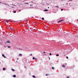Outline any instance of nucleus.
Listing matches in <instances>:
<instances>
[{"label": "nucleus", "mask_w": 78, "mask_h": 78, "mask_svg": "<svg viewBox=\"0 0 78 78\" xmlns=\"http://www.w3.org/2000/svg\"><path fill=\"white\" fill-rule=\"evenodd\" d=\"M64 20H62L58 21V23H59V22H62V21H63Z\"/></svg>", "instance_id": "1"}, {"label": "nucleus", "mask_w": 78, "mask_h": 78, "mask_svg": "<svg viewBox=\"0 0 78 78\" xmlns=\"http://www.w3.org/2000/svg\"><path fill=\"white\" fill-rule=\"evenodd\" d=\"M2 56L4 57V58H6V57H5V55H4V54H2Z\"/></svg>", "instance_id": "2"}, {"label": "nucleus", "mask_w": 78, "mask_h": 78, "mask_svg": "<svg viewBox=\"0 0 78 78\" xmlns=\"http://www.w3.org/2000/svg\"><path fill=\"white\" fill-rule=\"evenodd\" d=\"M7 43H10V41H7L6 42Z\"/></svg>", "instance_id": "3"}, {"label": "nucleus", "mask_w": 78, "mask_h": 78, "mask_svg": "<svg viewBox=\"0 0 78 78\" xmlns=\"http://www.w3.org/2000/svg\"><path fill=\"white\" fill-rule=\"evenodd\" d=\"M44 11H48V9L44 10Z\"/></svg>", "instance_id": "4"}, {"label": "nucleus", "mask_w": 78, "mask_h": 78, "mask_svg": "<svg viewBox=\"0 0 78 78\" xmlns=\"http://www.w3.org/2000/svg\"><path fill=\"white\" fill-rule=\"evenodd\" d=\"M22 54H19V56H22Z\"/></svg>", "instance_id": "5"}, {"label": "nucleus", "mask_w": 78, "mask_h": 78, "mask_svg": "<svg viewBox=\"0 0 78 78\" xmlns=\"http://www.w3.org/2000/svg\"><path fill=\"white\" fill-rule=\"evenodd\" d=\"M5 69H6V68H3V70H5Z\"/></svg>", "instance_id": "6"}, {"label": "nucleus", "mask_w": 78, "mask_h": 78, "mask_svg": "<svg viewBox=\"0 0 78 78\" xmlns=\"http://www.w3.org/2000/svg\"><path fill=\"white\" fill-rule=\"evenodd\" d=\"M12 71H13V72H14V71H15V70H14V69H12Z\"/></svg>", "instance_id": "7"}, {"label": "nucleus", "mask_w": 78, "mask_h": 78, "mask_svg": "<svg viewBox=\"0 0 78 78\" xmlns=\"http://www.w3.org/2000/svg\"><path fill=\"white\" fill-rule=\"evenodd\" d=\"M16 75H14L13 76V77H14L15 78H16Z\"/></svg>", "instance_id": "8"}, {"label": "nucleus", "mask_w": 78, "mask_h": 78, "mask_svg": "<svg viewBox=\"0 0 78 78\" xmlns=\"http://www.w3.org/2000/svg\"><path fill=\"white\" fill-rule=\"evenodd\" d=\"M33 78H36V76H33Z\"/></svg>", "instance_id": "9"}, {"label": "nucleus", "mask_w": 78, "mask_h": 78, "mask_svg": "<svg viewBox=\"0 0 78 78\" xmlns=\"http://www.w3.org/2000/svg\"><path fill=\"white\" fill-rule=\"evenodd\" d=\"M52 69H53V70H55V68H54V67H52Z\"/></svg>", "instance_id": "10"}, {"label": "nucleus", "mask_w": 78, "mask_h": 78, "mask_svg": "<svg viewBox=\"0 0 78 78\" xmlns=\"http://www.w3.org/2000/svg\"><path fill=\"white\" fill-rule=\"evenodd\" d=\"M62 67H65V65H63L62 66Z\"/></svg>", "instance_id": "11"}, {"label": "nucleus", "mask_w": 78, "mask_h": 78, "mask_svg": "<svg viewBox=\"0 0 78 78\" xmlns=\"http://www.w3.org/2000/svg\"><path fill=\"white\" fill-rule=\"evenodd\" d=\"M56 56H58L59 55H58V54H57V55H56Z\"/></svg>", "instance_id": "12"}, {"label": "nucleus", "mask_w": 78, "mask_h": 78, "mask_svg": "<svg viewBox=\"0 0 78 78\" xmlns=\"http://www.w3.org/2000/svg\"><path fill=\"white\" fill-rule=\"evenodd\" d=\"M41 19H42V20H44V18H41Z\"/></svg>", "instance_id": "13"}, {"label": "nucleus", "mask_w": 78, "mask_h": 78, "mask_svg": "<svg viewBox=\"0 0 78 78\" xmlns=\"http://www.w3.org/2000/svg\"><path fill=\"white\" fill-rule=\"evenodd\" d=\"M16 11H14V13H16Z\"/></svg>", "instance_id": "14"}, {"label": "nucleus", "mask_w": 78, "mask_h": 78, "mask_svg": "<svg viewBox=\"0 0 78 78\" xmlns=\"http://www.w3.org/2000/svg\"><path fill=\"white\" fill-rule=\"evenodd\" d=\"M66 58H67V59H68L69 58V57H68V56H66Z\"/></svg>", "instance_id": "15"}, {"label": "nucleus", "mask_w": 78, "mask_h": 78, "mask_svg": "<svg viewBox=\"0 0 78 78\" xmlns=\"http://www.w3.org/2000/svg\"><path fill=\"white\" fill-rule=\"evenodd\" d=\"M35 58H34V57H33V59H35Z\"/></svg>", "instance_id": "16"}, {"label": "nucleus", "mask_w": 78, "mask_h": 78, "mask_svg": "<svg viewBox=\"0 0 78 78\" xmlns=\"http://www.w3.org/2000/svg\"><path fill=\"white\" fill-rule=\"evenodd\" d=\"M49 55H51V53H50Z\"/></svg>", "instance_id": "17"}, {"label": "nucleus", "mask_w": 78, "mask_h": 78, "mask_svg": "<svg viewBox=\"0 0 78 78\" xmlns=\"http://www.w3.org/2000/svg\"><path fill=\"white\" fill-rule=\"evenodd\" d=\"M25 4H28V3H25Z\"/></svg>", "instance_id": "18"}, {"label": "nucleus", "mask_w": 78, "mask_h": 78, "mask_svg": "<svg viewBox=\"0 0 78 78\" xmlns=\"http://www.w3.org/2000/svg\"><path fill=\"white\" fill-rule=\"evenodd\" d=\"M61 11H63V9H61Z\"/></svg>", "instance_id": "19"}, {"label": "nucleus", "mask_w": 78, "mask_h": 78, "mask_svg": "<svg viewBox=\"0 0 78 78\" xmlns=\"http://www.w3.org/2000/svg\"><path fill=\"white\" fill-rule=\"evenodd\" d=\"M56 8H58V6H55Z\"/></svg>", "instance_id": "20"}, {"label": "nucleus", "mask_w": 78, "mask_h": 78, "mask_svg": "<svg viewBox=\"0 0 78 78\" xmlns=\"http://www.w3.org/2000/svg\"><path fill=\"white\" fill-rule=\"evenodd\" d=\"M8 48H10L11 47L10 46H8Z\"/></svg>", "instance_id": "21"}, {"label": "nucleus", "mask_w": 78, "mask_h": 78, "mask_svg": "<svg viewBox=\"0 0 78 78\" xmlns=\"http://www.w3.org/2000/svg\"><path fill=\"white\" fill-rule=\"evenodd\" d=\"M4 4H5V5H7V4H6V3H5Z\"/></svg>", "instance_id": "22"}, {"label": "nucleus", "mask_w": 78, "mask_h": 78, "mask_svg": "<svg viewBox=\"0 0 78 78\" xmlns=\"http://www.w3.org/2000/svg\"><path fill=\"white\" fill-rule=\"evenodd\" d=\"M48 74H46V76H48Z\"/></svg>", "instance_id": "23"}, {"label": "nucleus", "mask_w": 78, "mask_h": 78, "mask_svg": "<svg viewBox=\"0 0 78 78\" xmlns=\"http://www.w3.org/2000/svg\"><path fill=\"white\" fill-rule=\"evenodd\" d=\"M67 78H69V76H68L67 77Z\"/></svg>", "instance_id": "24"}, {"label": "nucleus", "mask_w": 78, "mask_h": 78, "mask_svg": "<svg viewBox=\"0 0 78 78\" xmlns=\"http://www.w3.org/2000/svg\"><path fill=\"white\" fill-rule=\"evenodd\" d=\"M43 53H45V52H44Z\"/></svg>", "instance_id": "25"}, {"label": "nucleus", "mask_w": 78, "mask_h": 78, "mask_svg": "<svg viewBox=\"0 0 78 78\" xmlns=\"http://www.w3.org/2000/svg\"><path fill=\"white\" fill-rule=\"evenodd\" d=\"M30 56H32V54L30 55Z\"/></svg>", "instance_id": "26"}, {"label": "nucleus", "mask_w": 78, "mask_h": 78, "mask_svg": "<svg viewBox=\"0 0 78 78\" xmlns=\"http://www.w3.org/2000/svg\"><path fill=\"white\" fill-rule=\"evenodd\" d=\"M11 29H12V28L11 27Z\"/></svg>", "instance_id": "27"}, {"label": "nucleus", "mask_w": 78, "mask_h": 78, "mask_svg": "<svg viewBox=\"0 0 78 78\" xmlns=\"http://www.w3.org/2000/svg\"><path fill=\"white\" fill-rule=\"evenodd\" d=\"M12 8H14V7L13 6H12Z\"/></svg>", "instance_id": "28"}, {"label": "nucleus", "mask_w": 78, "mask_h": 78, "mask_svg": "<svg viewBox=\"0 0 78 78\" xmlns=\"http://www.w3.org/2000/svg\"><path fill=\"white\" fill-rule=\"evenodd\" d=\"M34 59H37V58H35Z\"/></svg>", "instance_id": "29"}, {"label": "nucleus", "mask_w": 78, "mask_h": 78, "mask_svg": "<svg viewBox=\"0 0 78 78\" xmlns=\"http://www.w3.org/2000/svg\"><path fill=\"white\" fill-rule=\"evenodd\" d=\"M19 11H20V10H19Z\"/></svg>", "instance_id": "30"}, {"label": "nucleus", "mask_w": 78, "mask_h": 78, "mask_svg": "<svg viewBox=\"0 0 78 78\" xmlns=\"http://www.w3.org/2000/svg\"><path fill=\"white\" fill-rule=\"evenodd\" d=\"M73 0H70V1H72Z\"/></svg>", "instance_id": "31"}, {"label": "nucleus", "mask_w": 78, "mask_h": 78, "mask_svg": "<svg viewBox=\"0 0 78 78\" xmlns=\"http://www.w3.org/2000/svg\"><path fill=\"white\" fill-rule=\"evenodd\" d=\"M0 3H2V2H0Z\"/></svg>", "instance_id": "32"}, {"label": "nucleus", "mask_w": 78, "mask_h": 78, "mask_svg": "<svg viewBox=\"0 0 78 78\" xmlns=\"http://www.w3.org/2000/svg\"><path fill=\"white\" fill-rule=\"evenodd\" d=\"M77 22H78V19L77 20Z\"/></svg>", "instance_id": "33"}, {"label": "nucleus", "mask_w": 78, "mask_h": 78, "mask_svg": "<svg viewBox=\"0 0 78 78\" xmlns=\"http://www.w3.org/2000/svg\"><path fill=\"white\" fill-rule=\"evenodd\" d=\"M48 8H49V7H48Z\"/></svg>", "instance_id": "34"}, {"label": "nucleus", "mask_w": 78, "mask_h": 78, "mask_svg": "<svg viewBox=\"0 0 78 78\" xmlns=\"http://www.w3.org/2000/svg\"><path fill=\"white\" fill-rule=\"evenodd\" d=\"M12 6H13V5L12 4Z\"/></svg>", "instance_id": "35"}, {"label": "nucleus", "mask_w": 78, "mask_h": 78, "mask_svg": "<svg viewBox=\"0 0 78 78\" xmlns=\"http://www.w3.org/2000/svg\"><path fill=\"white\" fill-rule=\"evenodd\" d=\"M31 6V5H30Z\"/></svg>", "instance_id": "36"}, {"label": "nucleus", "mask_w": 78, "mask_h": 78, "mask_svg": "<svg viewBox=\"0 0 78 78\" xmlns=\"http://www.w3.org/2000/svg\"><path fill=\"white\" fill-rule=\"evenodd\" d=\"M2 4H3V3H2Z\"/></svg>", "instance_id": "37"}, {"label": "nucleus", "mask_w": 78, "mask_h": 78, "mask_svg": "<svg viewBox=\"0 0 78 78\" xmlns=\"http://www.w3.org/2000/svg\"><path fill=\"white\" fill-rule=\"evenodd\" d=\"M10 22H11V21H10Z\"/></svg>", "instance_id": "38"}, {"label": "nucleus", "mask_w": 78, "mask_h": 78, "mask_svg": "<svg viewBox=\"0 0 78 78\" xmlns=\"http://www.w3.org/2000/svg\"><path fill=\"white\" fill-rule=\"evenodd\" d=\"M7 22H8V21H7Z\"/></svg>", "instance_id": "39"}]
</instances>
